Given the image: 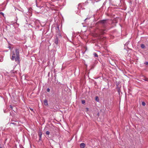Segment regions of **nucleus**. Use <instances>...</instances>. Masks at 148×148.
<instances>
[{
    "mask_svg": "<svg viewBox=\"0 0 148 148\" xmlns=\"http://www.w3.org/2000/svg\"><path fill=\"white\" fill-rule=\"evenodd\" d=\"M18 49L16 50L15 52L13 51L12 53V55L11 59L14 60H15V61L18 62Z\"/></svg>",
    "mask_w": 148,
    "mask_h": 148,
    "instance_id": "1",
    "label": "nucleus"
},
{
    "mask_svg": "<svg viewBox=\"0 0 148 148\" xmlns=\"http://www.w3.org/2000/svg\"><path fill=\"white\" fill-rule=\"evenodd\" d=\"M56 36H58H58L61 37V34L60 33V31H59V26H57V28H56Z\"/></svg>",
    "mask_w": 148,
    "mask_h": 148,
    "instance_id": "2",
    "label": "nucleus"
},
{
    "mask_svg": "<svg viewBox=\"0 0 148 148\" xmlns=\"http://www.w3.org/2000/svg\"><path fill=\"white\" fill-rule=\"evenodd\" d=\"M107 31V30L106 29H101L99 31L101 35L104 34L105 33V32H106Z\"/></svg>",
    "mask_w": 148,
    "mask_h": 148,
    "instance_id": "3",
    "label": "nucleus"
},
{
    "mask_svg": "<svg viewBox=\"0 0 148 148\" xmlns=\"http://www.w3.org/2000/svg\"><path fill=\"white\" fill-rule=\"evenodd\" d=\"M54 41V43L57 45L58 43V36H56Z\"/></svg>",
    "mask_w": 148,
    "mask_h": 148,
    "instance_id": "4",
    "label": "nucleus"
},
{
    "mask_svg": "<svg viewBox=\"0 0 148 148\" xmlns=\"http://www.w3.org/2000/svg\"><path fill=\"white\" fill-rule=\"evenodd\" d=\"M86 145L84 143H82L80 144V148H84L85 147Z\"/></svg>",
    "mask_w": 148,
    "mask_h": 148,
    "instance_id": "5",
    "label": "nucleus"
},
{
    "mask_svg": "<svg viewBox=\"0 0 148 148\" xmlns=\"http://www.w3.org/2000/svg\"><path fill=\"white\" fill-rule=\"evenodd\" d=\"M39 136V140H41V137L42 135V133L41 132H39L38 133Z\"/></svg>",
    "mask_w": 148,
    "mask_h": 148,
    "instance_id": "6",
    "label": "nucleus"
},
{
    "mask_svg": "<svg viewBox=\"0 0 148 148\" xmlns=\"http://www.w3.org/2000/svg\"><path fill=\"white\" fill-rule=\"evenodd\" d=\"M44 103L45 106H47L48 105V101L46 99H45L44 100Z\"/></svg>",
    "mask_w": 148,
    "mask_h": 148,
    "instance_id": "7",
    "label": "nucleus"
},
{
    "mask_svg": "<svg viewBox=\"0 0 148 148\" xmlns=\"http://www.w3.org/2000/svg\"><path fill=\"white\" fill-rule=\"evenodd\" d=\"M99 23L103 24H105L106 22V20H101L99 21Z\"/></svg>",
    "mask_w": 148,
    "mask_h": 148,
    "instance_id": "8",
    "label": "nucleus"
},
{
    "mask_svg": "<svg viewBox=\"0 0 148 148\" xmlns=\"http://www.w3.org/2000/svg\"><path fill=\"white\" fill-rule=\"evenodd\" d=\"M93 55L95 57H98V56L96 53H94Z\"/></svg>",
    "mask_w": 148,
    "mask_h": 148,
    "instance_id": "9",
    "label": "nucleus"
},
{
    "mask_svg": "<svg viewBox=\"0 0 148 148\" xmlns=\"http://www.w3.org/2000/svg\"><path fill=\"white\" fill-rule=\"evenodd\" d=\"M140 47H141V48L143 49L145 47V46L144 44H141L140 45Z\"/></svg>",
    "mask_w": 148,
    "mask_h": 148,
    "instance_id": "10",
    "label": "nucleus"
},
{
    "mask_svg": "<svg viewBox=\"0 0 148 148\" xmlns=\"http://www.w3.org/2000/svg\"><path fill=\"white\" fill-rule=\"evenodd\" d=\"M95 100L97 102H98L99 101L98 97L97 96H96L95 97Z\"/></svg>",
    "mask_w": 148,
    "mask_h": 148,
    "instance_id": "11",
    "label": "nucleus"
},
{
    "mask_svg": "<svg viewBox=\"0 0 148 148\" xmlns=\"http://www.w3.org/2000/svg\"><path fill=\"white\" fill-rule=\"evenodd\" d=\"M146 105V104H145V102L144 101H143L142 102V105L143 106H145Z\"/></svg>",
    "mask_w": 148,
    "mask_h": 148,
    "instance_id": "12",
    "label": "nucleus"
},
{
    "mask_svg": "<svg viewBox=\"0 0 148 148\" xmlns=\"http://www.w3.org/2000/svg\"><path fill=\"white\" fill-rule=\"evenodd\" d=\"M46 134L47 135H49V134H50L49 132V131H46Z\"/></svg>",
    "mask_w": 148,
    "mask_h": 148,
    "instance_id": "13",
    "label": "nucleus"
},
{
    "mask_svg": "<svg viewBox=\"0 0 148 148\" xmlns=\"http://www.w3.org/2000/svg\"><path fill=\"white\" fill-rule=\"evenodd\" d=\"M85 103V101L84 100H82V104H84Z\"/></svg>",
    "mask_w": 148,
    "mask_h": 148,
    "instance_id": "14",
    "label": "nucleus"
},
{
    "mask_svg": "<svg viewBox=\"0 0 148 148\" xmlns=\"http://www.w3.org/2000/svg\"><path fill=\"white\" fill-rule=\"evenodd\" d=\"M144 64L147 65H148V62H146L144 63Z\"/></svg>",
    "mask_w": 148,
    "mask_h": 148,
    "instance_id": "15",
    "label": "nucleus"
},
{
    "mask_svg": "<svg viewBox=\"0 0 148 148\" xmlns=\"http://www.w3.org/2000/svg\"><path fill=\"white\" fill-rule=\"evenodd\" d=\"M11 124H13L14 125H17L16 123H11Z\"/></svg>",
    "mask_w": 148,
    "mask_h": 148,
    "instance_id": "16",
    "label": "nucleus"
},
{
    "mask_svg": "<svg viewBox=\"0 0 148 148\" xmlns=\"http://www.w3.org/2000/svg\"><path fill=\"white\" fill-rule=\"evenodd\" d=\"M0 14H1L2 15H3V16H4V14H3V13L2 12H0Z\"/></svg>",
    "mask_w": 148,
    "mask_h": 148,
    "instance_id": "17",
    "label": "nucleus"
},
{
    "mask_svg": "<svg viewBox=\"0 0 148 148\" xmlns=\"http://www.w3.org/2000/svg\"><path fill=\"white\" fill-rule=\"evenodd\" d=\"M47 91L48 92H49L50 91V89L49 88H47Z\"/></svg>",
    "mask_w": 148,
    "mask_h": 148,
    "instance_id": "18",
    "label": "nucleus"
},
{
    "mask_svg": "<svg viewBox=\"0 0 148 148\" xmlns=\"http://www.w3.org/2000/svg\"><path fill=\"white\" fill-rule=\"evenodd\" d=\"M89 19L90 18H87L84 20V21H85L86 20H87V19Z\"/></svg>",
    "mask_w": 148,
    "mask_h": 148,
    "instance_id": "19",
    "label": "nucleus"
},
{
    "mask_svg": "<svg viewBox=\"0 0 148 148\" xmlns=\"http://www.w3.org/2000/svg\"><path fill=\"white\" fill-rule=\"evenodd\" d=\"M144 80L145 81H148V78H146Z\"/></svg>",
    "mask_w": 148,
    "mask_h": 148,
    "instance_id": "20",
    "label": "nucleus"
},
{
    "mask_svg": "<svg viewBox=\"0 0 148 148\" xmlns=\"http://www.w3.org/2000/svg\"><path fill=\"white\" fill-rule=\"evenodd\" d=\"M19 147L20 148H23V147H22V145H19Z\"/></svg>",
    "mask_w": 148,
    "mask_h": 148,
    "instance_id": "21",
    "label": "nucleus"
},
{
    "mask_svg": "<svg viewBox=\"0 0 148 148\" xmlns=\"http://www.w3.org/2000/svg\"><path fill=\"white\" fill-rule=\"evenodd\" d=\"M10 108L11 109H12L13 108V107H12V105H10Z\"/></svg>",
    "mask_w": 148,
    "mask_h": 148,
    "instance_id": "22",
    "label": "nucleus"
},
{
    "mask_svg": "<svg viewBox=\"0 0 148 148\" xmlns=\"http://www.w3.org/2000/svg\"><path fill=\"white\" fill-rule=\"evenodd\" d=\"M30 109L32 111H34V109H33L30 108Z\"/></svg>",
    "mask_w": 148,
    "mask_h": 148,
    "instance_id": "23",
    "label": "nucleus"
},
{
    "mask_svg": "<svg viewBox=\"0 0 148 148\" xmlns=\"http://www.w3.org/2000/svg\"><path fill=\"white\" fill-rule=\"evenodd\" d=\"M120 89H119L118 90V92H119V94H120Z\"/></svg>",
    "mask_w": 148,
    "mask_h": 148,
    "instance_id": "24",
    "label": "nucleus"
},
{
    "mask_svg": "<svg viewBox=\"0 0 148 148\" xmlns=\"http://www.w3.org/2000/svg\"><path fill=\"white\" fill-rule=\"evenodd\" d=\"M97 115L98 116L99 115V113H98L97 114Z\"/></svg>",
    "mask_w": 148,
    "mask_h": 148,
    "instance_id": "25",
    "label": "nucleus"
},
{
    "mask_svg": "<svg viewBox=\"0 0 148 148\" xmlns=\"http://www.w3.org/2000/svg\"><path fill=\"white\" fill-rule=\"evenodd\" d=\"M14 148H16V147H14Z\"/></svg>",
    "mask_w": 148,
    "mask_h": 148,
    "instance_id": "26",
    "label": "nucleus"
},
{
    "mask_svg": "<svg viewBox=\"0 0 148 148\" xmlns=\"http://www.w3.org/2000/svg\"><path fill=\"white\" fill-rule=\"evenodd\" d=\"M87 110H88V108H87Z\"/></svg>",
    "mask_w": 148,
    "mask_h": 148,
    "instance_id": "27",
    "label": "nucleus"
},
{
    "mask_svg": "<svg viewBox=\"0 0 148 148\" xmlns=\"http://www.w3.org/2000/svg\"><path fill=\"white\" fill-rule=\"evenodd\" d=\"M0 148H2L1 147H0Z\"/></svg>",
    "mask_w": 148,
    "mask_h": 148,
    "instance_id": "28",
    "label": "nucleus"
}]
</instances>
